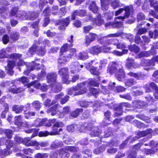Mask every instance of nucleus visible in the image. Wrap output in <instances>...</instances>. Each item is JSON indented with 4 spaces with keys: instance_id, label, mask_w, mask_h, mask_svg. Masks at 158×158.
Returning a JSON list of instances; mask_svg holds the SVG:
<instances>
[{
    "instance_id": "nucleus-1",
    "label": "nucleus",
    "mask_w": 158,
    "mask_h": 158,
    "mask_svg": "<svg viewBox=\"0 0 158 158\" xmlns=\"http://www.w3.org/2000/svg\"><path fill=\"white\" fill-rule=\"evenodd\" d=\"M56 73H49L47 76V82L51 83L52 90L55 92L60 91L62 89L61 84L56 82Z\"/></svg>"
},
{
    "instance_id": "nucleus-2",
    "label": "nucleus",
    "mask_w": 158,
    "mask_h": 158,
    "mask_svg": "<svg viewBox=\"0 0 158 158\" xmlns=\"http://www.w3.org/2000/svg\"><path fill=\"white\" fill-rule=\"evenodd\" d=\"M92 126V123H84L81 125H77V131L80 132H85L87 130H90L91 131V135L95 136H98L100 134L101 132L99 131L97 127H94L91 129Z\"/></svg>"
},
{
    "instance_id": "nucleus-3",
    "label": "nucleus",
    "mask_w": 158,
    "mask_h": 158,
    "mask_svg": "<svg viewBox=\"0 0 158 158\" xmlns=\"http://www.w3.org/2000/svg\"><path fill=\"white\" fill-rule=\"evenodd\" d=\"M118 67L115 63H110L108 66L107 71L110 74L116 73L115 76L119 81H121L122 79L124 77L125 74L123 70L121 68L119 69L117 71Z\"/></svg>"
},
{
    "instance_id": "nucleus-4",
    "label": "nucleus",
    "mask_w": 158,
    "mask_h": 158,
    "mask_svg": "<svg viewBox=\"0 0 158 158\" xmlns=\"http://www.w3.org/2000/svg\"><path fill=\"white\" fill-rule=\"evenodd\" d=\"M124 10L125 12L123 16L116 17L114 19L115 20H116L117 19L123 20L124 19L128 18L130 15V13L133 11V9L132 6H124L123 8H119L116 10L114 12V15L115 16L119 15L123 13Z\"/></svg>"
},
{
    "instance_id": "nucleus-5",
    "label": "nucleus",
    "mask_w": 158,
    "mask_h": 158,
    "mask_svg": "<svg viewBox=\"0 0 158 158\" xmlns=\"http://www.w3.org/2000/svg\"><path fill=\"white\" fill-rule=\"evenodd\" d=\"M86 83L83 82L82 83L78 84L73 89H70L68 91V94L70 95H72L74 93V95H79L83 94L85 93L87 89L84 88Z\"/></svg>"
},
{
    "instance_id": "nucleus-6",
    "label": "nucleus",
    "mask_w": 158,
    "mask_h": 158,
    "mask_svg": "<svg viewBox=\"0 0 158 158\" xmlns=\"http://www.w3.org/2000/svg\"><path fill=\"white\" fill-rule=\"evenodd\" d=\"M38 16V13L37 12H30L27 14L25 11H19L16 17L18 19L22 20L26 19L34 20Z\"/></svg>"
},
{
    "instance_id": "nucleus-7",
    "label": "nucleus",
    "mask_w": 158,
    "mask_h": 158,
    "mask_svg": "<svg viewBox=\"0 0 158 158\" xmlns=\"http://www.w3.org/2000/svg\"><path fill=\"white\" fill-rule=\"evenodd\" d=\"M76 49H71L69 51L61 55L58 59V63L60 65L63 64L69 61L71 56L75 53Z\"/></svg>"
},
{
    "instance_id": "nucleus-8",
    "label": "nucleus",
    "mask_w": 158,
    "mask_h": 158,
    "mask_svg": "<svg viewBox=\"0 0 158 158\" xmlns=\"http://www.w3.org/2000/svg\"><path fill=\"white\" fill-rule=\"evenodd\" d=\"M65 150L71 152H75L77 151L75 147L67 146L65 149H61L60 150V152H58L59 156L60 158H67L69 156V154Z\"/></svg>"
},
{
    "instance_id": "nucleus-9",
    "label": "nucleus",
    "mask_w": 158,
    "mask_h": 158,
    "mask_svg": "<svg viewBox=\"0 0 158 158\" xmlns=\"http://www.w3.org/2000/svg\"><path fill=\"white\" fill-rule=\"evenodd\" d=\"M5 144L6 146V149L3 150H0V157L2 158L6 155L9 154L11 152L10 149L13 145V143L10 140L8 139L6 140Z\"/></svg>"
},
{
    "instance_id": "nucleus-10",
    "label": "nucleus",
    "mask_w": 158,
    "mask_h": 158,
    "mask_svg": "<svg viewBox=\"0 0 158 158\" xmlns=\"http://www.w3.org/2000/svg\"><path fill=\"white\" fill-rule=\"evenodd\" d=\"M88 18L86 21L90 20L94 25L100 26L104 23V20L102 18L101 15L100 14L98 15L96 18L93 19L91 16H89Z\"/></svg>"
},
{
    "instance_id": "nucleus-11",
    "label": "nucleus",
    "mask_w": 158,
    "mask_h": 158,
    "mask_svg": "<svg viewBox=\"0 0 158 158\" xmlns=\"http://www.w3.org/2000/svg\"><path fill=\"white\" fill-rule=\"evenodd\" d=\"M145 88L146 90V92H148L151 91V89L155 90V98L158 99V87L153 82L148 83L145 86Z\"/></svg>"
},
{
    "instance_id": "nucleus-12",
    "label": "nucleus",
    "mask_w": 158,
    "mask_h": 158,
    "mask_svg": "<svg viewBox=\"0 0 158 158\" xmlns=\"http://www.w3.org/2000/svg\"><path fill=\"white\" fill-rule=\"evenodd\" d=\"M154 62H158V55L154 56L152 60H143L141 63L142 66H144L151 67L155 65Z\"/></svg>"
},
{
    "instance_id": "nucleus-13",
    "label": "nucleus",
    "mask_w": 158,
    "mask_h": 158,
    "mask_svg": "<svg viewBox=\"0 0 158 158\" xmlns=\"http://www.w3.org/2000/svg\"><path fill=\"white\" fill-rule=\"evenodd\" d=\"M68 69L67 68H62L59 71V73L63 76L62 79L64 83L69 84V82L68 81L69 76L68 74Z\"/></svg>"
},
{
    "instance_id": "nucleus-14",
    "label": "nucleus",
    "mask_w": 158,
    "mask_h": 158,
    "mask_svg": "<svg viewBox=\"0 0 158 158\" xmlns=\"http://www.w3.org/2000/svg\"><path fill=\"white\" fill-rule=\"evenodd\" d=\"M130 105L127 103L123 102L121 103L118 106L116 112H115V115L116 116L121 115L123 113L122 111L124 107H130Z\"/></svg>"
},
{
    "instance_id": "nucleus-15",
    "label": "nucleus",
    "mask_w": 158,
    "mask_h": 158,
    "mask_svg": "<svg viewBox=\"0 0 158 158\" xmlns=\"http://www.w3.org/2000/svg\"><path fill=\"white\" fill-rule=\"evenodd\" d=\"M71 71L72 73H74L78 72L81 68L83 67V65H80L78 63H73L70 65Z\"/></svg>"
},
{
    "instance_id": "nucleus-16",
    "label": "nucleus",
    "mask_w": 158,
    "mask_h": 158,
    "mask_svg": "<svg viewBox=\"0 0 158 158\" xmlns=\"http://www.w3.org/2000/svg\"><path fill=\"white\" fill-rule=\"evenodd\" d=\"M31 138L28 137L24 138L23 139L22 143L27 146H33L38 144L36 141H31Z\"/></svg>"
},
{
    "instance_id": "nucleus-17",
    "label": "nucleus",
    "mask_w": 158,
    "mask_h": 158,
    "mask_svg": "<svg viewBox=\"0 0 158 158\" xmlns=\"http://www.w3.org/2000/svg\"><path fill=\"white\" fill-rule=\"evenodd\" d=\"M11 51V48L9 47L1 49L0 51V57L3 58L8 57L9 56V54Z\"/></svg>"
},
{
    "instance_id": "nucleus-18",
    "label": "nucleus",
    "mask_w": 158,
    "mask_h": 158,
    "mask_svg": "<svg viewBox=\"0 0 158 158\" xmlns=\"http://www.w3.org/2000/svg\"><path fill=\"white\" fill-rule=\"evenodd\" d=\"M96 34L92 33H89V35L86 36L85 38V44L88 45L92 41H94L97 37Z\"/></svg>"
},
{
    "instance_id": "nucleus-19",
    "label": "nucleus",
    "mask_w": 158,
    "mask_h": 158,
    "mask_svg": "<svg viewBox=\"0 0 158 158\" xmlns=\"http://www.w3.org/2000/svg\"><path fill=\"white\" fill-rule=\"evenodd\" d=\"M102 51V48L98 46H93L89 49V52L93 55H97Z\"/></svg>"
},
{
    "instance_id": "nucleus-20",
    "label": "nucleus",
    "mask_w": 158,
    "mask_h": 158,
    "mask_svg": "<svg viewBox=\"0 0 158 158\" xmlns=\"http://www.w3.org/2000/svg\"><path fill=\"white\" fill-rule=\"evenodd\" d=\"M127 61V62L126 64L127 68H130L132 67L133 68H135L139 67L138 65L131 58H128Z\"/></svg>"
},
{
    "instance_id": "nucleus-21",
    "label": "nucleus",
    "mask_w": 158,
    "mask_h": 158,
    "mask_svg": "<svg viewBox=\"0 0 158 158\" xmlns=\"http://www.w3.org/2000/svg\"><path fill=\"white\" fill-rule=\"evenodd\" d=\"M110 5L113 9L114 10L122 6L123 4L120 2V0H112L110 2Z\"/></svg>"
},
{
    "instance_id": "nucleus-22",
    "label": "nucleus",
    "mask_w": 158,
    "mask_h": 158,
    "mask_svg": "<svg viewBox=\"0 0 158 158\" xmlns=\"http://www.w3.org/2000/svg\"><path fill=\"white\" fill-rule=\"evenodd\" d=\"M105 26L106 27L112 26L113 27L118 28L122 26V23L115 20L114 22H108L106 23L105 24Z\"/></svg>"
},
{
    "instance_id": "nucleus-23",
    "label": "nucleus",
    "mask_w": 158,
    "mask_h": 158,
    "mask_svg": "<svg viewBox=\"0 0 158 158\" xmlns=\"http://www.w3.org/2000/svg\"><path fill=\"white\" fill-rule=\"evenodd\" d=\"M85 14V11L84 10H76L74 11L72 14V19L74 20L75 19V17L77 15L80 16H83Z\"/></svg>"
},
{
    "instance_id": "nucleus-24",
    "label": "nucleus",
    "mask_w": 158,
    "mask_h": 158,
    "mask_svg": "<svg viewBox=\"0 0 158 158\" xmlns=\"http://www.w3.org/2000/svg\"><path fill=\"white\" fill-rule=\"evenodd\" d=\"M111 0H100L102 10H107L109 7V3Z\"/></svg>"
},
{
    "instance_id": "nucleus-25",
    "label": "nucleus",
    "mask_w": 158,
    "mask_h": 158,
    "mask_svg": "<svg viewBox=\"0 0 158 158\" xmlns=\"http://www.w3.org/2000/svg\"><path fill=\"white\" fill-rule=\"evenodd\" d=\"M152 132V130L151 129H148L145 131L140 132L138 134V135L139 136V137L138 136L135 137V140L139 139L140 137H144Z\"/></svg>"
},
{
    "instance_id": "nucleus-26",
    "label": "nucleus",
    "mask_w": 158,
    "mask_h": 158,
    "mask_svg": "<svg viewBox=\"0 0 158 158\" xmlns=\"http://www.w3.org/2000/svg\"><path fill=\"white\" fill-rule=\"evenodd\" d=\"M59 106V105H55L48 110L47 113H51V114L52 116L56 115L58 110V109Z\"/></svg>"
},
{
    "instance_id": "nucleus-27",
    "label": "nucleus",
    "mask_w": 158,
    "mask_h": 158,
    "mask_svg": "<svg viewBox=\"0 0 158 158\" xmlns=\"http://www.w3.org/2000/svg\"><path fill=\"white\" fill-rule=\"evenodd\" d=\"M23 89L21 88H17L15 86L10 87L8 89L9 92L14 94L19 93L24 91Z\"/></svg>"
},
{
    "instance_id": "nucleus-28",
    "label": "nucleus",
    "mask_w": 158,
    "mask_h": 158,
    "mask_svg": "<svg viewBox=\"0 0 158 158\" xmlns=\"http://www.w3.org/2000/svg\"><path fill=\"white\" fill-rule=\"evenodd\" d=\"M112 43H110L109 44H112L113 45H116L117 48H123L125 47V45L123 43H119L117 40H111Z\"/></svg>"
},
{
    "instance_id": "nucleus-29",
    "label": "nucleus",
    "mask_w": 158,
    "mask_h": 158,
    "mask_svg": "<svg viewBox=\"0 0 158 158\" xmlns=\"http://www.w3.org/2000/svg\"><path fill=\"white\" fill-rule=\"evenodd\" d=\"M24 106L23 105H14L12 107V110L16 113L22 112Z\"/></svg>"
},
{
    "instance_id": "nucleus-30",
    "label": "nucleus",
    "mask_w": 158,
    "mask_h": 158,
    "mask_svg": "<svg viewBox=\"0 0 158 158\" xmlns=\"http://www.w3.org/2000/svg\"><path fill=\"white\" fill-rule=\"evenodd\" d=\"M70 20L69 18H67L66 19L61 20L60 22V24L62 26H60L59 28L60 29H64L65 27H67L69 23Z\"/></svg>"
},
{
    "instance_id": "nucleus-31",
    "label": "nucleus",
    "mask_w": 158,
    "mask_h": 158,
    "mask_svg": "<svg viewBox=\"0 0 158 158\" xmlns=\"http://www.w3.org/2000/svg\"><path fill=\"white\" fill-rule=\"evenodd\" d=\"M63 145L62 142L58 140H55L52 142L51 145V147L53 148L60 147Z\"/></svg>"
},
{
    "instance_id": "nucleus-32",
    "label": "nucleus",
    "mask_w": 158,
    "mask_h": 158,
    "mask_svg": "<svg viewBox=\"0 0 158 158\" xmlns=\"http://www.w3.org/2000/svg\"><path fill=\"white\" fill-rule=\"evenodd\" d=\"M90 10L94 13H97L98 8L94 2H93L90 4L89 7Z\"/></svg>"
},
{
    "instance_id": "nucleus-33",
    "label": "nucleus",
    "mask_w": 158,
    "mask_h": 158,
    "mask_svg": "<svg viewBox=\"0 0 158 158\" xmlns=\"http://www.w3.org/2000/svg\"><path fill=\"white\" fill-rule=\"evenodd\" d=\"M15 124L18 126L21 125L22 123L21 115L15 116L14 118Z\"/></svg>"
},
{
    "instance_id": "nucleus-34",
    "label": "nucleus",
    "mask_w": 158,
    "mask_h": 158,
    "mask_svg": "<svg viewBox=\"0 0 158 158\" xmlns=\"http://www.w3.org/2000/svg\"><path fill=\"white\" fill-rule=\"evenodd\" d=\"M149 35L150 38L156 39L158 37V31L156 30L150 31L149 32Z\"/></svg>"
},
{
    "instance_id": "nucleus-35",
    "label": "nucleus",
    "mask_w": 158,
    "mask_h": 158,
    "mask_svg": "<svg viewBox=\"0 0 158 158\" xmlns=\"http://www.w3.org/2000/svg\"><path fill=\"white\" fill-rule=\"evenodd\" d=\"M38 21H36L35 23H33L31 26V27L32 28H35V30L34 31V35H36V36H38V35L37 34V33L39 30L38 27Z\"/></svg>"
},
{
    "instance_id": "nucleus-36",
    "label": "nucleus",
    "mask_w": 158,
    "mask_h": 158,
    "mask_svg": "<svg viewBox=\"0 0 158 158\" xmlns=\"http://www.w3.org/2000/svg\"><path fill=\"white\" fill-rule=\"evenodd\" d=\"M19 33L16 32H12L10 35L11 39L14 41L18 40L19 38Z\"/></svg>"
},
{
    "instance_id": "nucleus-37",
    "label": "nucleus",
    "mask_w": 158,
    "mask_h": 158,
    "mask_svg": "<svg viewBox=\"0 0 158 158\" xmlns=\"http://www.w3.org/2000/svg\"><path fill=\"white\" fill-rule=\"evenodd\" d=\"M34 85V87L36 89H40L41 85L40 83L37 82L36 81H34L30 82L28 85V87H29L30 86Z\"/></svg>"
},
{
    "instance_id": "nucleus-38",
    "label": "nucleus",
    "mask_w": 158,
    "mask_h": 158,
    "mask_svg": "<svg viewBox=\"0 0 158 158\" xmlns=\"http://www.w3.org/2000/svg\"><path fill=\"white\" fill-rule=\"evenodd\" d=\"M77 124H74L73 125H70L68 126L67 127V130L69 132H73L76 130L77 131Z\"/></svg>"
},
{
    "instance_id": "nucleus-39",
    "label": "nucleus",
    "mask_w": 158,
    "mask_h": 158,
    "mask_svg": "<svg viewBox=\"0 0 158 158\" xmlns=\"http://www.w3.org/2000/svg\"><path fill=\"white\" fill-rule=\"evenodd\" d=\"M17 80L21 82L24 85H26L28 86L29 80L27 77H22L20 78H18Z\"/></svg>"
},
{
    "instance_id": "nucleus-40",
    "label": "nucleus",
    "mask_w": 158,
    "mask_h": 158,
    "mask_svg": "<svg viewBox=\"0 0 158 158\" xmlns=\"http://www.w3.org/2000/svg\"><path fill=\"white\" fill-rule=\"evenodd\" d=\"M6 8L5 7H0V14H1V16L3 18H6L7 15V13L6 12Z\"/></svg>"
},
{
    "instance_id": "nucleus-41",
    "label": "nucleus",
    "mask_w": 158,
    "mask_h": 158,
    "mask_svg": "<svg viewBox=\"0 0 158 158\" xmlns=\"http://www.w3.org/2000/svg\"><path fill=\"white\" fill-rule=\"evenodd\" d=\"M129 49L135 53H138L139 51V48L135 45L129 46Z\"/></svg>"
},
{
    "instance_id": "nucleus-42",
    "label": "nucleus",
    "mask_w": 158,
    "mask_h": 158,
    "mask_svg": "<svg viewBox=\"0 0 158 158\" xmlns=\"http://www.w3.org/2000/svg\"><path fill=\"white\" fill-rule=\"evenodd\" d=\"M32 104V106L35 108L36 110H39L41 106L40 103L38 101H35Z\"/></svg>"
},
{
    "instance_id": "nucleus-43",
    "label": "nucleus",
    "mask_w": 158,
    "mask_h": 158,
    "mask_svg": "<svg viewBox=\"0 0 158 158\" xmlns=\"http://www.w3.org/2000/svg\"><path fill=\"white\" fill-rule=\"evenodd\" d=\"M136 81L134 79H131L127 80L126 81L125 85L128 86H131L136 83Z\"/></svg>"
},
{
    "instance_id": "nucleus-44",
    "label": "nucleus",
    "mask_w": 158,
    "mask_h": 158,
    "mask_svg": "<svg viewBox=\"0 0 158 158\" xmlns=\"http://www.w3.org/2000/svg\"><path fill=\"white\" fill-rule=\"evenodd\" d=\"M24 114H25V118L28 119L31 116H34L35 114V113L33 111H28L27 112L26 111H24Z\"/></svg>"
},
{
    "instance_id": "nucleus-45",
    "label": "nucleus",
    "mask_w": 158,
    "mask_h": 158,
    "mask_svg": "<svg viewBox=\"0 0 158 158\" xmlns=\"http://www.w3.org/2000/svg\"><path fill=\"white\" fill-rule=\"evenodd\" d=\"M82 111V109H76L75 111L73 112L71 114V116L74 117H76Z\"/></svg>"
},
{
    "instance_id": "nucleus-46",
    "label": "nucleus",
    "mask_w": 158,
    "mask_h": 158,
    "mask_svg": "<svg viewBox=\"0 0 158 158\" xmlns=\"http://www.w3.org/2000/svg\"><path fill=\"white\" fill-rule=\"evenodd\" d=\"M78 56L80 59L82 60H85L88 58V55L85 52L79 53Z\"/></svg>"
},
{
    "instance_id": "nucleus-47",
    "label": "nucleus",
    "mask_w": 158,
    "mask_h": 158,
    "mask_svg": "<svg viewBox=\"0 0 158 158\" xmlns=\"http://www.w3.org/2000/svg\"><path fill=\"white\" fill-rule=\"evenodd\" d=\"M15 66V62L14 61H9L6 67V70L12 69Z\"/></svg>"
},
{
    "instance_id": "nucleus-48",
    "label": "nucleus",
    "mask_w": 158,
    "mask_h": 158,
    "mask_svg": "<svg viewBox=\"0 0 158 158\" xmlns=\"http://www.w3.org/2000/svg\"><path fill=\"white\" fill-rule=\"evenodd\" d=\"M114 15L113 12L109 11L108 12H106L105 13V16L107 19L109 20L113 18Z\"/></svg>"
},
{
    "instance_id": "nucleus-49",
    "label": "nucleus",
    "mask_w": 158,
    "mask_h": 158,
    "mask_svg": "<svg viewBox=\"0 0 158 158\" xmlns=\"http://www.w3.org/2000/svg\"><path fill=\"white\" fill-rule=\"evenodd\" d=\"M37 48L38 50L37 52L38 54L41 56H44L45 54L46 51L44 48H40L39 49Z\"/></svg>"
},
{
    "instance_id": "nucleus-50",
    "label": "nucleus",
    "mask_w": 158,
    "mask_h": 158,
    "mask_svg": "<svg viewBox=\"0 0 158 158\" xmlns=\"http://www.w3.org/2000/svg\"><path fill=\"white\" fill-rule=\"evenodd\" d=\"M90 71L91 74L94 75H98L99 74L97 68L94 66H92L91 68Z\"/></svg>"
},
{
    "instance_id": "nucleus-51",
    "label": "nucleus",
    "mask_w": 158,
    "mask_h": 158,
    "mask_svg": "<svg viewBox=\"0 0 158 158\" xmlns=\"http://www.w3.org/2000/svg\"><path fill=\"white\" fill-rule=\"evenodd\" d=\"M127 74L130 77H133L138 79H140L141 78V75L140 74H138L132 72H131L128 73Z\"/></svg>"
},
{
    "instance_id": "nucleus-52",
    "label": "nucleus",
    "mask_w": 158,
    "mask_h": 158,
    "mask_svg": "<svg viewBox=\"0 0 158 158\" xmlns=\"http://www.w3.org/2000/svg\"><path fill=\"white\" fill-rule=\"evenodd\" d=\"M48 156V155L47 153H38L35 155V158H46Z\"/></svg>"
},
{
    "instance_id": "nucleus-53",
    "label": "nucleus",
    "mask_w": 158,
    "mask_h": 158,
    "mask_svg": "<svg viewBox=\"0 0 158 158\" xmlns=\"http://www.w3.org/2000/svg\"><path fill=\"white\" fill-rule=\"evenodd\" d=\"M127 50L124 49L123 50L122 52H119L117 51H113V53L117 56H121L123 54L127 53Z\"/></svg>"
},
{
    "instance_id": "nucleus-54",
    "label": "nucleus",
    "mask_w": 158,
    "mask_h": 158,
    "mask_svg": "<svg viewBox=\"0 0 158 158\" xmlns=\"http://www.w3.org/2000/svg\"><path fill=\"white\" fill-rule=\"evenodd\" d=\"M93 28V27L90 25H87L83 27V32L84 33H87Z\"/></svg>"
},
{
    "instance_id": "nucleus-55",
    "label": "nucleus",
    "mask_w": 158,
    "mask_h": 158,
    "mask_svg": "<svg viewBox=\"0 0 158 158\" xmlns=\"http://www.w3.org/2000/svg\"><path fill=\"white\" fill-rule=\"evenodd\" d=\"M18 9L17 7L13 8L10 11V15L12 16H14L15 15L18 14V13H19V12H18Z\"/></svg>"
},
{
    "instance_id": "nucleus-56",
    "label": "nucleus",
    "mask_w": 158,
    "mask_h": 158,
    "mask_svg": "<svg viewBox=\"0 0 158 158\" xmlns=\"http://www.w3.org/2000/svg\"><path fill=\"white\" fill-rule=\"evenodd\" d=\"M151 55V52L149 51H147L145 52H141L139 55V57H141L143 56L148 57Z\"/></svg>"
},
{
    "instance_id": "nucleus-57",
    "label": "nucleus",
    "mask_w": 158,
    "mask_h": 158,
    "mask_svg": "<svg viewBox=\"0 0 158 158\" xmlns=\"http://www.w3.org/2000/svg\"><path fill=\"white\" fill-rule=\"evenodd\" d=\"M139 35L137 34L135 36V42L137 44H140L141 45H144L143 42L141 41V39Z\"/></svg>"
},
{
    "instance_id": "nucleus-58",
    "label": "nucleus",
    "mask_w": 158,
    "mask_h": 158,
    "mask_svg": "<svg viewBox=\"0 0 158 158\" xmlns=\"http://www.w3.org/2000/svg\"><path fill=\"white\" fill-rule=\"evenodd\" d=\"M38 145H34L35 146H36L35 148L37 150L40 149V147L38 146L39 145L42 147H46L48 145V143L47 142H41L40 143L38 142Z\"/></svg>"
},
{
    "instance_id": "nucleus-59",
    "label": "nucleus",
    "mask_w": 158,
    "mask_h": 158,
    "mask_svg": "<svg viewBox=\"0 0 158 158\" xmlns=\"http://www.w3.org/2000/svg\"><path fill=\"white\" fill-rule=\"evenodd\" d=\"M150 145L152 147V149H154L156 148L155 149H154L155 151L156 150L158 151V143H155L154 141H152L150 142Z\"/></svg>"
},
{
    "instance_id": "nucleus-60",
    "label": "nucleus",
    "mask_w": 158,
    "mask_h": 158,
    "mask_svg": "<svg viewBox=\"0 0 158 158\" xmlns=\"http://www.w3.org/2000/svg\"><path fill=\"white\" fill-rule=\"evenodd\" d=\"M9 41V37L7 35H5L2 37V41L4 44H6Z\"/></svg>"
},
{
    "instance_id": "nucleus-61",
    "label": "nucleus",
    "mask_w": 158,
    "mask_h": 158,
    "mask_svg": "<svg viewBox=\"0 0 158 158\" xmlns=\"http://www.w3.org/2000/svg\"><path fill=\"white\" fill-rule=\"evenodd\" d=\"M5 132V135L8 138L10 139L12 137V131L9 129L6 130Z\"/></svg>"
},
{
    "instance_id": "nucleus-62",
    "label": "nucleus",
    "mask_w": 158,
    "mask_h": 158,
    "mask_svg": "<svg viewBox=\"0 0 158 158\" xmlns=\"http://www.w3.org/2000/svg\"><path fill=\"white\" fill-rule=\"evenodd\" d=\"M58 152H60V150L55 152H51L50 155V157L52 158H57L58 156L59 155Z\"/></svg>"
},
{
    "instance_id": "nucleus-63",
    "label": "nucleus",
    "mask_w": 158,
    "mask_h": 158,
    "mask_svg": "<svg viewBox=\"0 0 158 158\" xmlns=\"http://www.w3.org/2000/svg\"><path fill=\"white\" fill-rule=\"evenodd\" d=\"M37 47L35 45H33L29 49V52L30 53L31 55L34 54L35 52L37 49Z\"/></svg>"
},
{
    "instance_id": "nucleus-64",
    "label": "nucleus",
    "mask_w": 158,
    "mask_h": 158,
    "mask_svg": "<svg viewBox=\"0 0 158 158\" xmlns=\"http://www.w3.org/2000/svg\"><path fill=\"white\" fill-rule=\"evenodd\" d=\"M37 47L35 45H33L29 49V52L30 53L31 55L34 54L35 52L37 49Z\"/></svg>"
}]
</instances>
